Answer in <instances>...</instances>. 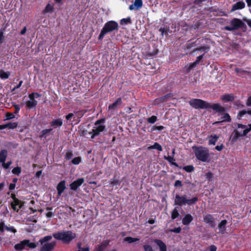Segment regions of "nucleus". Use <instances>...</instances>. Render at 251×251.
<instances>
[{"label": "nucleus", "instance_id": "nucleus-12", "mask_svg": "<svg viewBox=\"0 0 251 251\" xmlns=\"http://www.w3.org/2000/svg\"><path fill=\"white\" fill-rule=\"evenodd\" d=\"M203 221L206 224H207L211 227L215 226V219L210 214H207L203 217Z\"/></svg>", "mask_w": 251, "mask_h": 251}, {"label": "nucleus", "instance_id": "nucleus-50", "mask_svg": "<svg viewBox=\"0 0 251 251\" xmlns=\"http://www.w3.org/2000/svg\"><path fill=\"white\" fill-rule=\"evenodd\" d=\"M168 28L167 27H160L159 31L161 33V35H163L165 33L167 32Z\"/></svg>", "mask_w": 251, "mask_h": 251}, {"label": "nucleus", "instance_id": "nucleus-4", "mask_svg": "<svg viewBox=\"0 0 251 251\" xmlns=\"http://www.w3.org/2000/svg\"><path fill=\"white\" fill-rule=\"evenodd\" d=\"M52 236L48 235L39 240V242L41 245L40 251H53L54 250L56 246V242L54 241L48 242L52 239Z\"/></svg>", "mask_w": 251, "mask_h": 251}, {"label": "nucleus", "instance_id": "nucleus-31", "mask_svg": "<svg viewBox=\"0 0 251 251\" xmlns=\"http://www.w3.org/2000/svg\"><path fill=\"white\" fill-rule=\"evenodd\" d=\"M132 21L130 17H128L126 18H123L120 20V24L121 25H128L131 24Z\"/></svg>", "mask_w": 251, "mask_h": 251}, {"label": "nucleus", "instance_id": "nucleus-54", "mask_svg": "<svg viewBox=\"0 0 251 251\" xmlns=\"http://www.w3.org/2000/svg\"><path fill=\"white\" fill-rule=\"evenodd\" d=\"M246 114H247V111L246 110H242L239 111V112L238 113V117H241Z\"/></svg>", "mask_w": 251, "mask_h": 251}, {"label": "nucleus", "instance_id": "nucleus-56", "mask_svg": "<svg viewBox=\"0 0 251 251\" xmlns=\"http://www.w3.org/2000/svg\"><path fill=\"white\" fill-rule=\"evenodd\" d=\"M235 72L238 74L239 73H248L247 71H244L241 69L238 68H235Z\"/></svg>", "mask_w": 251, "mask_h": 251}, {"label": "nucleus", "instance_id": "nucleus-18", "mask_svg": "<svg viewBox=\"0 0 251 251\" xmlns=\"http://www.w3.org/2000/svg\"><path fill=\"white\" fill-rule=\"evenodd\" d=\"M221 100L225 102H230L234 100L235 98L233 94H225L221 97Z\"/></svg>", "mask_w": 251, "mask_h": 251}, {"label": "nucleus", "instance_id": "nucleus-22", "mask_svg": "<svg viewBox=\"0 0 251 251\" xmlns=\"http://www.w3.org/2000/svg\"><path fill=\"white\" fill-rule=\"evenodd\" d=\"M193 220V217L191 215L188 214H186L182 219V223L184 225H189Z\"/></svg>", "mask_w": 251, "mask_h": 251}, {"label": "nucleus", "instance_id": "nucleus-38", "mask_svg": "<svg viewBox=\"0 0 251 251\" xmlns=\"http://www.w3.org/2000/svg\"><path fill=\"white\" fill-rule=\"evenodd\" d=\"M73 156V151H68L65 154V158L66 160H70Z\"/></svg>", "mask_w": 251, "mask_h": 251}, {"label": "nucleus", "instance_id": "nucleus-23", "mask_svg": "<svg viewBox=\"0 0 251 251\" xmlns=\"http://www.w3.org/2000/svg\"><path fill=\"white\" fill-rule=\"evenodd\" d=\"M122 103L121 98H118L113 103L110 104L108 106V109H114L118 105H121Z\"/></svg>", "mask_w": 251, "mask_h": 251}, {"label": "nucleus", "instance_id": "nucleus-6", "mask_svg": "<svg viewBox=\"0 0 251 251\" xmlns=\"http://www.w3.org/2000/svg\"><path fill=\"white\" fill-rule=\"evenodd\" d=\"M197 201V197H194L191 199L187 200V196L186 195L180 196L178 195H176L175 199V204L178 205L179 206L185 205L186 204L191 205L195 203Z\"/></svg>", "mask_w": 251, "mask_h": 251}, {"label": "nucleus", "instance_id": "nucleus-30", "mask_svg": "<svg viewBox=\"0 0 251 251\" xmlns=\"http://www.w3.org/2000/svg\"><path fill=\"white\" fill-rule=\"evenodd\" d=\"M133 4L135 7V9L139 10L143 6L142 0H135Z\"/></svg>", "mask_w": 251, "mask_h": 251}, {"label": "nucleus", "instance_id": "nucleus-13", "mask_svg": "<svg viewBox=\"0 0 251 251\" xmlns=\"http://www.w3.org/2000/svg\"><path fill=\"white\" fill-rule=\"evenodd\" d=\"M84 179L83 178H80L73 181L70 184V189L72 190L76 191L77 188L84 182Z\"/></svg>", "mask_w": 251, "mask_h": 251}, {"label": "nucleus", "instance_id": "nucleus-52", "mask_svg": "<svg viewBox=\"0 0 251 251\" xmlns=\"http://www.w3.org/2000/svg\"><path fill=\"white\" fill-rule=\"evenodd\" d=\"M181 230V228L180 227L175 228L174 229H170V231L175 233H180Z\"/></svg>", "mask_w": 251, "mask_h": 251}, {"label": "nucleus", "instance_id": "nucleus-57", "mask_svg": "<svg viewBox=\"0 0 251 251\" xmlns=\"http://www.w3.org/2000/svg\"><path fill=\"white\" fill-rule=\"evenodd\" d=\"M5 227L8 231H11L13 232V233L16 232V230L13 226L8 227V226H5Z\"/></svg>", "mask_w": 251, "mask_h": 251}, {"label": "nucleus", "instance_id": "nucleus-17", "mask_svg": "<svg viewBox=\"0 0 251 251\" xmlns=\"http://www.w3.org/2000/svg\"><path fill=\"white\" fill-rule=\"evenodd\" d=\"M154 242L158 246L160 251H167L166 245L162 240L159 239H155Z\"/></svg>", "mask_w": 251, "mask_h": 251}, {"label": "nucleus", "instance_id": "nucleus-60", "mask_svg": "<svg viewBox=\"0 0 251 251\" xmlns=\"http://www.w3.org/2000/svg\"><path fill=\"white\" fill-rule=\"evenodd\" d=\"M224 145L223 144H221L220 146H217L215 147V149L217 150L218 151H221L224 149Z\"/></svg>", "mask_w": 251, "mask_h": 251}, {"label": "nucleus", "instance_id": "nucleus-11", "mask_svg": "<svg viewBox=\"0 0 251 251\" xmlns=\"http://www.w3.org/2000/svg\"><path fill=\"white\" fill-rule=\"evenodd\" d=\"M24 205V202L20 201L14 196V201L11 203L12 209L18 211L19 209L21 208Z\"/></svg>", "mask_w": 251, "mask_h": 251}, {"label": "nucleus", "instance_id": "nucleus-36", "mask_svg": "<svg viewBox=\"0 0 251 251\" xmlns=\"http://www.w3.org/2000/svg\"><path fill=\"white\" fill-rule=\"evenodd\" d=\"M7 128H8L9 129H15L18 126V123L17 122L14 123H8L6 124Z\"/></svg>", "mask_w": 251, "mask_h": 251}, {"label": "nucleus", "instance_id": "nucleus-14", "mask_svg": "<svg viewBox=\"0 0 251 251\" xmlns=\"http://www.w3.org/2000/svg\"><path fill=\"white\" fill-rule=\"evenodd\" d=\"M63 126V121L61 118H57L53 120L50 122V128H60Z\"/></svg>", "mask_w": 251, "mask_h": 251}, {"label": "nucleus", "instance_id": "nucleus-10", "mask_svg": "<svg viewBox=\"0 0 251 251\" xmlns=\"http://www.w3.org/2000/svg\"><path fill=\"white\" fill-rule=\"evenodd\" d=\"M172 97L173 95L171 93L167 94L164 96L155 99L154 104H159L161 103L166 102L169 100H171L172 98Z\"/></svg>", "mask_w": 251, "mask_h": 251}, {"label": "nucleus", "instance_id": "nucleus-42", "mask_svg": "<svg viewBox=\"0 0 251 251\" xmlns=\"http://www.w3.org/2000/svg\"><path fill=\"white\" fill-rule=\"evenodd\" d=\"M179 215V213L176 208H175L172 212V219H175L177 218Z\"/></svg>", "mask_w": 251, "mask_h": 251}, {"label": "nucleus", "instance_id": "nucleus-2", "mask_svg": "<svg viewBox=\"0 0 251 251\" xmlns=\"http://www.w3.org/2000/svg\"><path fill=\"white\" fill-rule=\"evenodd\" d=\"M192 150L197 159L202 162H206L209 157V150L201 146L192 147Z\"/></svg>", "mask_w": 251, "mask_h": 251}, {"label": "nucleus", "instance_id": "nucleus-20", "mask_svg": "<svg viewBox=\"0 0 251 251\" xmlns=\"http://www.w3.org/2000/svg\"><path fill=\"white\" fill-rule=\"evenodd\" d=\"M52 130V128H48L42 130L41 134L39 136V137L41 139L43 138L44 139H46L47 137L50 134Z\"/></svg>", "mask_w": 251, "mask_h": 251}, {"label": "nucleus", "instance_id": "nucleus-19", "mask_svg": "<svg viewBox=\"0 0 251 251\" xmlns=\"http://www.w3.org/2000/svg\"><path fill=\"white\" fill-rule=\"evenodd\" d=\"M241 136H244L243 135V133H241L238 131L234 130L230 136V139L231 140L232 142H235L237 140L239 137Z\"/></svg>", "mask_w": 251, "mask_h": 251}, {"label": "nucleus", "instance_id": "nucleus-26", "mask_svg": "<svg viewBox=\"0 0 251 251\" xmlns=\"http://www.w3.org/2000/svg\"><path fill=\"white\" fill-rule=\"evenodd\" d=\"M7 156V151L6 150H2L0 151V162L4 163Z\"/></svg>", "mask_w": 251, "mask_h": 251}, {"label": "nucleus", "instance_id": "nucleus-25", "mask_svg": "<svg viewBox=\"0 0 251 251\" xmlns=\"http://www.w3.org/2000/svg\"><path fill=\"white\" fill-rule=\"evenodd\" d=\"M37 103L38 102L36 100H28L26 102L25 105L28 109H31L36 107Z\"/></svg>", "mask_w": 251, "mask_h": 251}, {"label": "nucleus", "instance_id": "nucleus-8", "mask_svg": "<svg viewBox=\"0 0 251 251\" xmlns=\"http://www.w3.org/2000/svg\"><path fill=\"white\" fill-rule=\"evenodd\" d=\"M25 246L31 249H34L37 247V245L34 243L30 242L29 240H25L16 244L14 246V249L16 250L21 251L25 248Z\"/></svg>", "mask_w": 251, "mask_h": 251}, {"label": "nucleus", "instance_id": "nucleus-51", "mask_svg": "<svg viewBox=\"0 0 251 251\" xmlns=\"http://www.w3.org/2000/svg\"><path fill=\"white\" fill-rule=\"evenodd\" d=\"M206 0H194L193 3L197 5L201 6V3Z\"/></svg>", "mask_w": 251, "mask_h": 251}, {"label": "nucleus", "instance_id": "nucleus-53", "mask_svg": "<svg viewBox=\"0 0 251 251\" xmlns=\"http://www.w3.org/2000/svg\"><path fill=\"white\" fill-rule=\"evenodd\" d=\"M11 173H21V168L20 167H16L14 168Z\"/></svg>", "mask_w": 251, "mask_h": 251}, {"label": "nucleus", "instance_id": "nucleus-49", "mask_svg": "<svg viewBox=\"0 0 251 251\" xmlns=\"http://www.w3.org/2000/svg\"><path fill=\"white\" fill-rule=\"evenodd\" d=\"M2 163V167L5 168V169H8L9 166H10V165L11 164L12 162L11 161H8L7 163H5V162H4V163Z\"/></svg>", "mask_w": 251, "mask_h": 251}, {"label": "nucleus", "instance_id": "nucleus-35", "mask_svg": "<svg viewBox=\"0 0 251 251\" xmlns=\"http://www.w3.org/2000/svg\"><path fill=\"white\" fill-rule=\"evenodd\" d=\"M139 239L137 238H132L131 237H126L124 238V241L127 242L129 243H132L133 242L139 241Z\"/></svg>", "mask_w": 251, "mask_h": 251}, {"label": "nucleus", "instance_id": "nucleus-5", "mask_svg": "<svg viewBox=\"0 0 251 251\" xmlns=\"http://www.w3.org/2000/svg\"><path fill=\"white\" fill-rule=\"evenodd\" d=\"M52 236L64 243H69L75 237V234L71 231H66L54 233Z\"/></svg>", "mask_w": 251, "mask_h": 251}, {"label": "nucleus", "instance_id": "nucleus-59", "mask_svg": "<svg viewBox=\"0 0 251 251\" xmlns=\"http://www.w3.org/2000/svg\"><path fill=\"white\" fill-rule=\"evenodd\" d=\"M3 32L2 30H0V44L3 43Z\"/></svg>", "mask_w": 251, "mask_h": 251}, {"label": "nucleus", "instance_id": "nucleus-64", "mask_svg": "<svg viewBox=\"0 0 251 251\" xmlns=\"http://www.w3.org/2000/svg\"><path fill=\"white\" fill-rule=\"evenodd\" d=\"M246 105L248 106H251V97H249L246 102Z\"/></svg>", "mask_w": 251, "mask_h": 251}, {"label": "nucleus", "instance_id": "nucleus-7", "mask_svg": "<svg viewBox=\"0 0 251 251\" xmlns=\"http://www.w3.org/2000/svg\"><path fill=\"white\" fill-rule=\"evenodd\" d=\"M245 25L244 22L240 19L234 18L230 22V25L225 26L226 30L232 31L243 28Z\"/></svg>", "mask_w": 251, "mask_h": 251}, {"label": "nucleus", "instance_id": "nucleus-40", "mask_svg": "<svg viewBox=\"0 0 251 251\" xmlns=\"http://www.w3.org/2000/svg\"><path fill=\"white\" fill-rule=\"evenodd\" d=\"M81 162L80 157H76L72 160V163L75 165H78Z\"/></svg>", "mask_w": 251, "mask_h": 251}, {"label": "nucleus", "instance_id": "nucleus-43", "mask_svg": "<svg viewBox=\"0 0 251 251\" xmlns=\"http://www.w3.org/2000/svg\"><path fill=\"white\" fill-rule=\"evenodd\" d=\"M143 249L144 251H155L152 247L149 245H144L143 246Z\"/></svg>", "mask_w": 251, "mask_h": 251}, {"label": "nucleus", "instance_id": "nucleus-33", "mask_svg": "<svg viewBox=\"0 0 251 251\" xmlns=\"http://www.w3.org/2000/svg\"><path fill=\"white\" fill-rule=\"evenodd\" d=\"M164 158L166 160H167L169 163H170L172 165L177 166V164L176 162H175V159H174L173 156L168 155V156H165Z\"/></svg>", "mask_w": 251, "mask_h": 251}, {"label": "nucleus", "instance_id": "nucleus-58", "mask_svg": "<svg viewBox=\"0 0 251 251\" xmlns=\"http://www.w3.org/2000/svg\"><path fill=\"white\" fill-rule=\"evenodd\" d=\"M74 113H70L65 116V118L67 120H70L71 118H72L74 117Z\"/></svg>", "mask_w": 251, "mask_h": 251}, {"label": "nucleus", "instance_id": "nucleus-62", "mask_svg": "<svg viewBox=\"0 0 251 251\" xmlns=\"http://www.w3.org/2000/svg\"><path fill=\"white\" fill-rule=\"evenodd\" d=\"M28 97L30 99L29 100H35V95L34 94V93H32L30 94H29V96H28Z\"/></svg>", "mask_w": 251, "mask_h": 251}, {"label": "nucleus", "instance_id": "nucleus-34", "mask_svg": "<svg viewBox=\"0 0 251 251\" xmlns=\"http://www.w3.org/2000/svg\"><path fill=\"white\" fill-rule=\"evenodd\" d=\"M53 6L50 4L48 3L45 7L44 12V13H51L53 11Z\"/></svg>", "mask_w": 251, "mask_h": 251}, {"label": "nucleus", "instance_id": "nucleus-1", "mask_svg": "<svg viewBox=\"0 0 251 251\" xmlns=\"http://www.w3.org/2000/svg\"><path fill=\"white\" fill-rule=\"evenodd\" d=\"M191 106L195 109H208L211 108L216 112H219L223 116L220 118L223 122H230L231 117L228 113H223L226 111V109L222 106L219 103L211 104L210 103L199 99H193L189 101Z\"/></svg>", "mask_w": 251, "mask_h": 251}, {"label": "nucleus", "instance_id": "nucleus-37", "mask_svg": "<svg viewBox=\"0 0 251 251\" xmlns=\"http://www.w3.org/2000/svg\"><path fill=\"white\" fill-rule=\"evenodd\" d=\"M183 170L188 173H191L194 170V167L192 165H188L184 166Z\"/></svg>", "mask_w": 251, "mask_h": 251}, {"label": "nucleus", "instance_id": "nucleus-21", "mask_svg": "<svg viewBox=\"0 0 251 251\" xmlns=\"http://www.w3.org/2000/svg\"><path fill=\"white\" fill-rule=\"evenodd\" d=\"M65 188V181L64 180L60 181L57 186L58 194L59 195H60L62 194V193L64 191Z\"/></svg>", "mask_w": 251, "mask_h": 251}, {"label": "nucleus", "instance_id": "nucleus-32", "mask_svg": "<svg viewBox=\"0 0 251 251\" xmlns=\"http://www.w3.org/2000/svg\"><path fill=\"white\" fill-rule=\"evenodd\" d=\"M209 47L208 46H201L196 48L194 51H200L206 53L209 51Z\"/></svg>", "mask_w": 251, "mask_h": 251}, {"label": "nucleus", "instance_id": "nucleus-44", "mask_svg": "<svg viewBox=\"0 0 251 251\" xmlns=\"http://www.w3.org/2000/svg\"><path fill=\"white\" fill-rule=\"evenodd\" d=\"M15 118V116L14 113H12L10 112H7L6 113V119L5 120H9Z\"/></svg>", "mask_w": 251, "mask_h": 251}, {"label": "nucleus", "instance_id": "nucleus-41", "mask_svg": "<svg viewBox=\"0 0 251 251\" xmlns=\"http://www.w3.org/2000/svg\"><path fill=\"white\" fill-rule=\"evenodd\" d=\"M157 117L155 116H152L149 118L147 120L149 123L154 124L157 121Z\"/></svg>", "mask_w": 251, "mask_h": 251}, {"label": "nucleus", "instance_id": "nucleus-29", "mask_svg": "<svg viewBox=\"0 0 251 251\" xmlns=\"http://www.w3.org/2000/svg\"><path fill=\"white\" fill-rule=\"evenodd\" d=\"M10 75V72H4L2 70H0V78L2 79H7Z\"/></svg>", "mask_w": 251, "mask_h": 251}, {"label": "nucleus", "instance_id": "nucleus-27", "mask_svg": "<svg viewBox=\"0 0 251 251\" xmlns=\"http://www.w3.org/2000/svg\"><path fill=\"white\" fill-rule=\"evenodd\" d=\"M151 149H156L160 151H162V148L161 146L157 142H155L153 145L150 146L148 147V150H151Z\"/></svg>", "mask_w": 251, "mask_h": 251}, {"label": "nucleus", "instance_id": "nucleus-63", "mask_svg": "<svg viewBox=\"0 0 251 251\" xmlns=\"http://www.w3.org/2000/svg\"><path fill=\"white\" fill-rule=\"evenodd\" d=\"M248 6L250 8L249 10L251 13V0H246Z\"/></svg>", "mask_w": 251, "mask_h": 251}, {"label": "nucleus", "instance_id": "nucleus-55", "mask_svg": "<svg viewBox=\"0 0 251 251\" xmlns=\"http://www.w3.org/2000/svg\"><path fill=\"white\" fill-rule=\"evenodd\" d=\"M109 240H105V241H104L103 242H102L100 245H101V246L104 248H106L107 247V246L109 245Z\"/></svg>", "mask_w": 251, "mask_h": 251}, {"label": "nucleus", "instance_id": "nucleus-39", "mask_svg": "<svg viewBox=\"0 0 251 251\" xmlns=\"http://www.w3.org/2000/svg\"><path fill=\"white\" fill-rule=\"evenodd\" d=\"M204 55V53L198 56L195 61L193 62V66H196L197 64H198L200 62L201 60L203 58Z\"/></svg>", "mask_w": 251, "mask_h": 251}, {"label": "nucleus", "instance_id": "nucleus-3", "mask_svg": "<svg viewBox=\"0 0 251 251\" xmlns=\"http://www.w3.org/2000/svg\"><path fill=\"white\" fill-rule=\"evenodd\" d=\"M118 29L119 25L117 22L112 20L108 21L104 24L102 28L98 37V39L99 40H102L106 34L114 31H117Z\"/></svg>", "mask_w": 251, "mask_h": 251}, {"label": "nucleus", "instance_id": "nucleus-45", "mask_svg": "<svg viewBox=\"0 0 251 251\" xmlns=\"http://www.w3.org/2000/svg\"><path fill=\"white\" fill-rule=\"evenodd\" d=\"M251 130V124L248 125V127L244 130L243 135L246 136L247 134Z\"/></svg>", "mask_w": 251, "mask_h": 251}, {"label": "nucleus", "instance_id": "nucleus-47", "mask_svg": "<svg viewBox=\"0 0 251 251\" xmlns=\"http://www.w3.org/2000/svg\"><path fill=\"white\" fill-rule=\"evenodd\" d=\"M13 106L15 108V111L14 112V114H18L20 110V107L18 104H13Z\"/></svg>", "mask_w": 251, "mask_h": 251}, {"label": "nucleus", "instance_id": "nucleus-9", "mask_svg": "<svg viewBox=\"0 0 251 251\" xmlns=\"http://www.w3.org/2000/svg\"><path fill=\"white\" fill-rule=\"evenodd\" d=\"M106 130V126L104 125H99L93 127L92 131L89 132L91 134V138L94 139L95 137L99 136L100 133Z\"/></svg>", "mask_w": 251, "mask_h": 251}, {"label": "nucleus", "instance_id": "nucleus-15", "mask_svg": "<svg viewBox=\"0 0 251 251\" xmlns=\"http://www.w3.org/2000/svg\"><path fill=\"white\" fill-rule=\"evenodd\" d=\"M86 112L87 111L86 110L83 109L74 112V113L76 115V117H74V121H76V124L80 122L81 118Z\"/></svg>", "mask_w": 251, "mask_h": 251}, {"label": "nucleus", "instance_id": "nucleus-46", "mask_svg": "<svg viewBox=\"0 0 251 251\" xmlns=\"http://www.w3.org/2000/svg\"><path fill=\"white\" fill-rule=\"evenodd\" d=\"M105 122V119L104 118H101L100 119L97 121H96L94 125L95 126H98L99 125H101L100 124L102 123H104Z\"/></svg>", "mask_w": 251, "mask_h": 251}, {"label": "nucleus", "instance_id": "nucleus-16", "mask_svg": "<svg viewBox=\"0 0 251 251\" xmlns=\"http://www.w3.org/2000/svg\"><path fill=\"white\" fill-rule=\"evenodd\" d=\"M245 3L243 1H238L232 5L231 12H233L237 10L242 9L245 8Z\"/></svg>", "mask_w": 251, "mask_h": 251}, {"label": "nucleus", "instance_id": "nucleus-48", "mask_svg": "<svg viewBox=\"0 0 251 251\" xmlns=\"http://www.w3.org/2000/svg\"><path fill=\"white\" fill-rule=\"evenodd\" d=\"M105 249L100 244L96 247L95 251H103Z\"/></svg>", "mask_w": 251, "mask_h": 251}, {"label": "nucleus", "instance_id": "nucleus-61", "mask_svg": "<svg viewBox=\"0 0 251 251\" xmlns=\"http://www.w3.org/2000/svg\"><path fill=\"white\" fill-rule=\"evenodd\" d=\"M155 128L154 129H156L157 130H162L165 128V127L162 126H154Z\"/></svg>", "mask_w": 251, "mask_h": 251}, {"label": "nucleus", "instance_id": "nucleus-24", "mask_svg": "<svg viewBox=\"0 0 251 251\" xmlns=\"http://www.w3.org/2000/svg\"><path fill=\"white\" fill-rule=\"evenodd\" d=\"M227 224V221L226 220H222L220 223L218 225V228L219 232L224 233L226 230V226Z\"/></svg>", "mask_w": 251, "mask_h": 251}, {"label": "nucleus", "instance_id": "nucleus-28", "mask_svg": "<svg viewBox=\"0 0 251 251\" xmlns=\"http://www.w3.org/2000/svg\"><path fill=\"white\" fill-rule=\"evenodd\" d=\"M218 139L219 136L216 134L214 135H211L209 140L208 144L215 145Z\"/></svg>", "mask_w": 251, "mask_h": 251}]
</instances>
